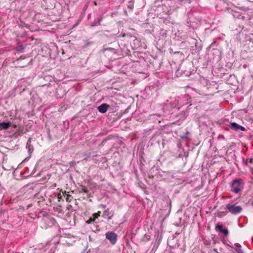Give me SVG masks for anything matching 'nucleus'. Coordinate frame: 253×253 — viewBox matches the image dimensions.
I'll return each instance as SVG.
<instances>
[{
	"label": "nucleus",
	"mask_w": 253,
	"mask_h": 253,
	"mask_svg": "<svg viewBox=\"0 0 253 253\" xmlns=\"http://www.w3.org/2000/svg\"><path fill=\"white\" fill-rule=\"evenodd\" d=\"M176 2V0H156L155 2L158 5L162 6L163 11L168 14L177 8Z\"/></svg>",
	"instance_id": "1"
},
{
	"label": "nucleus",
	"mask_w": 253,
	"mask_h": 253,
	"mask_svg": "<svg viewBox=\"0 0 253 253\" xmlns=\"http://www.w3.org/2000/svg\"><path fill=\"white\" fill-rule=\"evenodd\" d=\"M244 189L243 180L241 178L234 179L231 183V191L235 194H238Z\"/></svg>",
	"instance_id": "2"
},
{
	"label": "nucleus",
	"mask_w": 253,
	"mask_h": 253,
	"mask_svg": "<svg viewBox=\"0 0 253 253\" xmlns=\"http://www.w3.org/2000/svg\"><path fill=\"white\" fill-rule=\"evenodd\" d=\"M230 212L233 214H237L242 211V208L240 206H236L235 204H228L226 207Z\"/></svg>",
	"instance_id": "3"
},
{
	"label": "nucleus",
	"mask_w": 253,
	"mask_h": 253,
	"mask_svg": "<svg viewBox=\"0 0 253 253\" xmlns=\"http://www.w3.org/2000/svg\"><path fill=\"white\" fill-rule=\"evenodd\" d=\"M106 238L109 240L110 243L114 245L116 244L117 239V235L113 232H108L105 234Z\"/></svg>",
	"instance_id": "4"
},
{
	"label": "nucleus",
	"mask_w": 253,
	"mask_h": 253,
	"mask_svg": "<svg viewBox=\"0 0 253 253\" xmlns=\"http://www.w3.org/2000/svg\"><path fill=\"white\" fill-rule=\"evenodd\" d=\"M231 128L235 131L241 130L245 131L246 130V128L244 126H242L235 122L231 123Z\"/></svg>",
	"instance_id": "5"
},
{
	"label": "nucleus",
	"mask_w": 253,
	"mask_h": 253,
	"mask_svg": "<svg viewBox=\"0 0 253 253\" xmlns=\"http://www.w3.org/2000/svg\"><path fill=\"white\" fill-rule=\"evenodd\" d=\"M114 215L113 211H110L109 209L105 210L103 213L102 216L104 218H107L108 219H111Z\"/></svg>",
	"instance_id": "6"
},
{
	"label": "nucleus",
	"mask_w": 253,
	"mask_h": 253,
	"mask_svg": "<svg viewBox=\"0 0 253 253\" xmlns=\"http://www.w3.org/2000/svg\"><path fill=\"white\" fill-rule=\"evenodd\" d=\"M109 107L110 106L107 104L103 103L97 107V110L101 113H105Z\"/></svg>",
	"instance_id": "7"
},
{
	"label": "nucleus",
	"mask_w": 253,
	"mask_h": 253,
	"mask_svg": "<svg viewBox=\"0 0 253 253\" xmlns=\"http://www.w3.org/2000/svg\"><path fill=\"white\" fill-rule=\"evenodd\" d=\"M31 138H29L26 144V148L28 149L29 154H31L34 150L33 146L31 144Z\"/></svg>",
	"instance_id": "8"
},
{
	"label": "nucleus",
	"mask_w": 253,
	"mask_h": 253,
	"mask_svg": "<svg viewBox=\"0 0 253 253\" xmlns=\"http://www.w3.org/2000/svg\"><path fill=\"white\" fill-rule=\"evenodd\" d=\"M11 126V124L10 122H3L0 123V129H6L8 128Z\"/></svg>",
	"instance_id": "9"
},
{
	"label": "nucleus",
	"mask_w": 253,
	"mask_h": 253,
	"mask_svg": "<svg viewBox=\"0 0 253 253\" xmlns=\"http://www.w3.org/2000/svg\"><path fill=\"white\" fill-rule=\"evenodd\" d=\"M238 253H245L242 249L241 246L239 244H236L233 247Z\"/></svg>",
	"instance_id": "10"
},
{
	"label": "nucleus",
	"mask_w": 253,
	"mask_h": 253,
	"mask_svg": "<svg viewBox=\"0 0 253 253\" xmlns=\"http://www.w3.org/2000/svg\"><path fill=\"white\" fill-rule=\"evenodd\" d=\"M100 213H101V212L99 211L97 213H95L93 214V219H92V218L91 217V218H90L89 220L91 221H94L96 218H98L99 216H100Z\"/></svg>",
	"instance_id": "11"
},
{
	"label": "nucleus",
	"mask_w": 253,
	"mask_h": 253,
	"mask_svg": "<svg viewBox=\"0 0 253 253\" xmlns=\"http://www.w3.org/2000/svg\"><path fill=\"white\" fill-rule=\"evenodd\" d=\"M93 43V42L89 41L88 40L85 41L84 42V44L83 46V48H86L87 46L91 45Z\"/></svg>",
	"instance_id": "12"
},
{
	"label": "nucleus",
	"mask_w": 253,
	"mask_h": 253,
	"mask_svg": "<svg viewBox=\"0 0 253 253\" xmlns=\"http://www.w3.org/2000/svg\"><path fill=\"white\" fill-rule=\"evenodd\" d=\"M189 135H190V133L188 131H187L186 132H184L182 136H181V138L182 139H189Z\"/></svg>",
	"instance_id": "13"
},
{
	"label": "nucleus",
	"mask_w": 253,
	"mask_h": 253,
	"mask_svg": "<svg viewBox=\"0 0 253 253\" xmlns=\"http://www.w3.org/2000/svg\"><path fill=\"white\" fill-rule=\"evenodd\" d=\"M215 229L216 231H218L219 232H221V224L218 223L216 224L215 226Z\"/></svg>",
	"instance_id": "14"
},
{
	"label": "nucleus",
	"mask_w": 253,
	"mask_h": 253,
	"mask_svg": "<svg viewBox=\"0 0 253 253\" xmlns=\"http://www.w3.org/2000/svg\"><path fill=\"white\" fill-rule=\"evenodd\" d=\"M133 4H134V1L133 0H131V1H129L128 4L127 5L128 8L132 9L133 8Z\"/></svg>",
	"instance_id": "15"
},
{
	"label": "nucleus",
	"mask_w": 253,
	"mask_h": 253,
	"mask_svg": "<svg viewBox=\"0 0 253 253\" xmlns=\"http://www.w3.org/2000/svg\"><path fill=\"white\" fill-rule=\"evenodd\" d=\"M229 232L227 228H223L222 227V234H224L225 236L228 235Z\"/></svg>",
	"instance_id": "16"
},
{
	"label": "nucleus",
	"mask_w": 253,
	"mask_h": 253,
	"mask_svg": "<svg viewBox=\"0 0 253 253\" xmlns=\"http://www.w3.org/2000/svg\"><path fill=\"white\" fill-rule=\"evenodd\" d=\"M81 192H84V193H88V190L87 189V188L85 187H83L81 189Z\"/></svg>",
	"instance_id": "17"
},
{
	"label": "nucleus",
	"mask_w": 253,
	"mask_h": 253,
	"mask_svg": "<svg viewBox=\"0 0 253 253\" xmlns=\"http://www.w3.org/2000/svg\"><path fill=\"white\" fill-rule=\"evenodd\" d=\"M114 50V48H110V47H109V48H103L102 49V52H105L107 50H108V51H113Z\"/></svg>",
	"instance_id": "18"
},
{
	"label": "nucleus",
	"mask_w": 253,
	"mask_h": 253,
	"mask_svg": "<svg viewBox=\"0 0 253 253\" xmlns=\"http://www.w3.org/2000/svg\"><path fill=\"white\" fill-rule=\"evenodd\" d=\"M219 243V240H218V237L214 236L213 238V243L216 244V243Z\"/></svg>",
	"instance_id": "19"
},
{
	"label": "nucleus",
	"mask_w": 253,
	"mask_h": 253,
	"mask_svg": "<svg viewBox=\"0 0 253 253\" xmlns=\"http://www.w3.org/2000/svg\"><path fill=\"white\" fill-rule=\"evenodd\" d=\"M24 48L22 45H20L17 47V50L18 51H22L24 50Z\"/></svg>",
	"instance_id": "20"
},
{
	"label": "nucleus",
	"mask_w": 253,
	"mask_h": 253,
	"mask_svg": "<svg viewBox=\"0 0 253 253\" xmlns=\"http://www.w3.org/2000/svg\"><path fill=\"white\" fill-rule=\"evenodd\" d=\"M102 16H99L97 20H98V22H99V25H100V22L102 20Z\"/></svg>",
	"instance_id": "21"
},
{
	"label": "nucleus",
	"mask_w": 253,
	"mask_h": 253,
	"mask_svg": "<svg viewBox=\"0 0 253 253\" xmlns=\"http://www.w3.org/2000/svg\"><path fill=\"white\" fill-rule=\"evenodd\" d=\"M99 206L100 208H102L103 209H105L106 208V206L103 204H101Z\"/></svg>",
	"instance_id": "22"
},
{
	"label": "nucleus",
	"mask_w": 253,
	"mask_h": 253,
	"mask_svg": "<svg viewBox=\"0 0 253 253\" xmlns=\"http://www.w3.org/2000/svg\"><path fill=\"white\" fill-rule=\"evenodd\" d=\"M222 242L223 244H225V240L223 238H222Z\"/></svg>",
	"instance_id": "23"
},
{
	"label": "nucleus",
	"mask_w": 253,
	"mask_h": 253,
	"mask_svg": "<svg viewBox=\"0 0 253 253\" xmlns=\"http://www.w3.org/2000/svg\"><path fill=\"white\" fill-rule=\"evenodd\" d=\"M222 128H224L225 129H227V128H224V127L223 126V125H222Z\"/></svg>",
	"instance_id": "24"
},
{
	"label": "nucleus",
	"mask_w": 253,
	"mask_h": 253,
	"mask_svg": "<svg viewBox=\"0 0 253 253\" xmlns=\"http://www.w3.org/2000/svg\"><path fill=\"white\" fill-rule=\"evenodd\" d=\"M253 161V159H251V160H250V162H251V163H252Z\"/></svg>",
	"instance_id": "25"
},
{
	"label": "nucleus",
	"mask_w": 253,
	"mask_h": 253,
	"mask_svg": "<svg viewBox=\"0 0 253 253\" xmlns=\"http://www.w3.org/2000/svg\"><path fill=\"white\" fill-rule=\"evenodd\" d=\"M49 243H47V244H46V246L49 245Z\"/></svg>",
	"instance_id": "26"
}]
</instances>
